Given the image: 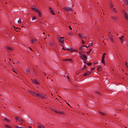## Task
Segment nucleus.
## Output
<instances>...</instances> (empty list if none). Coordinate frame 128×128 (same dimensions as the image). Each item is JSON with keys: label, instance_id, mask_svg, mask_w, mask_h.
<instances>
[{"label": "nucleus", "instance_id": "obj_39", "mask_svg": "<svg viewBox=\"0 0 128 128\" xmlns=\"http://www.w3.org/2000/svg\"><path fill=\"white\" fill-rule=\"evenodd\" d=\"M50 44L52 46H53L54 44V43L53 42H51L50 43Z\"/></svg>", "mask_w": 128, "mask_h": 128}, {"label": "nucleus", "instance_id": "obj_14", "mask_svg": "<svg viewBox=\"0 0 128 128\" xmlns=\"http://www.w3.org/2000/svg\"><path fill=\"white\" fill-rule=\"evenodd\" d=\"M6 48L7 50H10V51H12L13 50V49L12 48L8 46H6Z\"/></svg>", "mask_w": 128, "mask_h": 128}, {"label": "nucleus", "instance_id": "obj_42", "mask_svg": "<svg viewBox=\"0 0 128 128\" xmlns=\"http://www.w3.org/2000/svg\"><path fill=\"white\" fill-rule=\"evenodd\" d=\"M125 3L126 5H128V1L127 0L125 1Z\"/></svg>", "mask_w": 128, "mask_h": 128}, {"label": "nucleus", "instance_id": "obj_41", "mask_svg": "<svg viewBox=\"0 0 128 128\" xmlns=\"http://www.w3.org/2000/svg\"><path fill=\"white\" fill-rule=\"evenodd\" d=\"M125 65L126 66V67L127 68V67H128V63H127L126 62H125Z\"/></svg>", "mask_w": 128, "mask_h": 128}, {"label": "nucleus", "instance_id": "obj_55", "mask_svg": "<svg viewBox=\"0 0 128 128\" xmlns=\"http://www.w3.org/2000/svg\"><path fill=\"white\" fill-rule=\"evenodd\" d=\"M85 46V47H86L87 48L89 47V46Z\"/></svg>", "mask_w": 128, "mask_h": 128}, {"label": "nucleus", "instance_id": "obj_33", "mask_svg": "<svg viewBox=\"0 0 128 128\" xmlns=\"http://www.w3.org/2000/svg\"><path fill=\"white\" fill-rule=\"evenodd\" d=\"M15 127L16 128H24L23 127H19L17 126H15Z\"/></svg>", "mask_w": 128, "mask_h": 128}, {"label": "nucleus", "instance_id": "obj_48", "mask_svg": "<svg viewBox=\"0 0 128 128\" xmlns=\"http://www.w3.org/2000/svg\"><path fill=\"white\" fill-rule=\"evenodd\" d=\"M95 69V68H91V70H94Z\"/></svg>", "mask_w": 128, "mask_h": 128}, {"label": "nucleus", "instance_id": "obj_6", "mask_svg": "<svg viewBox=\"0 0 128 128\" xmlns=\"http://www.w3.org/2000/svg\"><path fill=\"white\" fill-rule=\"evenodd\" d=\"M31 9L32 10L34 11L37 12L39 10L38 9L36 8L35 6L31 7Z\"/></svg>", "mask_w": 128, "mask_h": 128}, {"label": "nucleus", "instance_id": "obj_59", "mask_svg": "<svg viewBox=\"0 0 128 128\" xmlns=\"http://www.w3.org/2000/svg\"><path fill=\"white\" fill-rule=\"evenodd\" d=\"M42 127H43V128H45V127H44V125H42Z\"/></svg>", "mask_w": 128, "mask_h": 128}, {"label": "nucleus", "instance_id": "obj_34", "mask_svg": "<svg viewBox=\"0 0 128 128\" xmlns=\"http://www.w3.org/2000/svg\"><path fill=\"white\" fill-rule=\"evenodd\" d=\"M92 64V63H86V64L89 66H91Z\"/></svg>", "mask_w": 128, "mask_h": 128}, {"label": "nucleus", "instance_id": "obj_1", "mask_svg": "<svg viewBox=\"0 0 128 128\" xmlns=\"http://www.w3.org/2000/svg\"><path fill=\"white\" fill-rule=\"evenodd\" d=\"M79 54L80 55V58L81 59L85 61H86L87 60V56H86L85 54H82L80 53H79Z\"/></svg>", "mask_w": 128, "mask_h": 128}, {"label": "nucleus", "instance_id": "obj_26", "mask_svg": "<svg viewBox=\"0 0 128 128\" xmlns=\"http://www.w3.org/2000/svg\"><path fill=\"white\" fill-rule=\"evenodd\" d=\"M40 93H37L36 92V95L35 96L36 97H39V96H40Z\"/></svg>", "mask_w": 128, "mask_h": 128}, {"label": "nucleus", "instance_id": "obj_12", "mask_svg": "<svg viewBox=\"0 0 128 128\" xmlns=\"http://www.w3.org/2000/svg\"><path fill=\"white\" fill-rule=\"evenodd\" d=\"M65 38L64 37H60L59 41L60 42H63L64 41V38Z\"/></svg>", "mask_w": 128, "mask_h": 128}, {"label": "nucleus", "instance_id": "obj_52", "mask_svg": "<svg viewBox=\"0 0 128 128\" xmlns=\"http://www.w3.org/2000/svg\"><path fill=\"white\" fill-rule=\"evenodd\" d=\"M96 93L98 95H99L100 94V93L99 92H96Z\"/></svg>", "mask_w": 128, "mask_h": 128}, {"label": "nucleus", "instance_id": "obj_4", "mask_svg": "<svg viewBox=\"0 0 128 128\" xmlns=\"http://www.w3.org/2000/svg\"><path fill=\"white\" fill-rule=\"evenodd\" d=\"M110 32H109L108 33V36L110 38L111 41H112V42H114V40L113 39V36H112L110 34Z\"/></svg>", "mask_w": 128, "mask_h": 128}, {"label": "nucleus", "instance_id": "obj_49", "mask_svg": "<svg viewBox=\"0 0 128 128\" xmlns=\"http://www.w3.org/2000/svg\"><path fill=\"white\" fill-rule=\"evenodd\" d=\"M16 63H17L18 64H20V62L18 61H16Z\"/></svg>", "mask_w": 128, "mask_h": 128}, {"label": "nucleus", "instance_id": "obj_36", "mask_svg": "<svg viewBox=\"0 0 128 128\" xmlns=\"http://www.w3.org/2000/svg\"><path fill=\"white\" fill-rule=\"evenodd\" d=\"M38 128H43V127H42V126L41 125H39L38 126Z\"/></svg>", "mask_w": 128, "mask_h": 128}, {"label": "nucleus", "instance_id": "obj_18", "mask_svg": "<svg viewBox=\"0 0 128 128\" xmlns=\"http://www.w3.org/2000/svg\"><path fill=\"white\" fill-rule=\"evenodd\" d=\"M37 12L38 13L39 16L40 17H41L42 16V14L40 10H39Z\"/></svg>", "mask_w": 128, "mask_h": 128}, {"label": "nucleus", "instance_id": "obj_60", "mask_svg": "<svg viewBox=\"0 0 128 128\" xmlns=\"http://www.w3.org/2000/svg\"><path fill=\"white\" fill-rule=\"evenodd\" d=\"M45 72H44L43 73L44 74V75H45V76H46V74H45Z\"/></svg>", "mask_w": 128, "mask_h": 128}, {"label": "nucleus", "instance_id": "obj_30", "mask_svg": "<svg viewBox=\"0 0 128 128\" xmlns=\"http://www.w3.org/2000/svg\"><path fill=\"white\" fill-rule=\"evenodd\" d=\"M53 111L56 113L58 114V111H57L56 109H54L53 110Z\"/></svg>", "mask_w": 128, "mask_h": 128}, {"label": "nucleus", "instance_id": "obj_64", "mask_svg": "<svg viewBox=\"0 0 128 128\" xmlns=\"http://www.w3.org/2000/svg\"><path fill=\"white\" fill-rule=\"evenodd\" d=\"M13 71L15 72L16 73V72H15V70H12Z\"/></svg>", "mask_w": 128, "mask_h": 128}, {"label": "nucleus", "instance_id": "obj_2", "mask_svg": "<svg viewBox=\"0 0 128 128\" xmlns=\"http://www.w3.org/2000/svg\"><path fill=\"white\" fill-rule=\"evenodd\" d=\"M28 92L30 94H32L33 96H35L36 95V92L34 91L31 90H29L28 91Z\"/></svg>", "mask_w": 128, "mask_h": 128}, {"label": "nucleus", "instance_id": "obj_50", "mask_svg": "<svg viewBox=\"0 0 128 128\" xmlns=\"http://www.w3.org/2000/svg\"><path fill=\"white\" fill-rule=\"evenodd\" d=\"M77 50H73V52H77Z\"/></svg>", "mask_w": 128, "mask_h": 128}, {"label": "nucleus", "instance_id": "obj_7", "mask_svg": "<svg viewBox=\"0 0 128 128\" xmlns=\"http://www.w3.org/2000/svg\"><path fill=\"white\" fill-rule=\"evenodd\" d=\"M124 36H122L119 38L120 40L121 43L122 44L123 43L124 41Z\"/></svg>", "mask_w": 128, "mask_h": 128}, {"label": "nucleus", "instance_id": "obj_8", "mask_svg": "<svg viewBox=\"0 0 128 128\" xmlns=\"http://www.w3.org/2000/svg\"><path fill=\"white\" fill-rule=\"evenodd\" d=\"M49 8L50 11V12L53 15H55V14L54 13V10H53L52 8L50 7H49Z\"/></svg>", "mask_w": 128, "mask_h": 128}, {"label": "nucleus", "instance_id": "obj_37", "mask_svg": "<svg viewBox=\"0 0 128 128\" xmlns=\"http://www.w3.org/2000/svg\"><path fill=\"white\" fill-rule=\"evenodd\" d=\"M26 72L28 73H29L30 70L28 68L26 70Z\"/></svg>", "mask_w": 128, "mask_h": 128}, {"label": "nucleus", "instance_id": "obj_58", "mask_svg": "<svg viewBox=\"0 0 128 128\" xmlns=\"http://www.w3.org/2000/svg\"><path fill=\"white\" fill-rule=\"evenodd\" d=\"M62 49L64 50H67L66 49H65L64 48H62Z\"/></svg>", "mask_w": 128, "mask_h": 128}, {"label": "nucleus", "instance_id": "obj_54", "mask_svg": "<svg viewBox=\"0 0 128 128\" xmlns=\"http://www.w3.org/2000/svg\"><path fill=\"white\" fill-rule=\"evenodd\" d=\"M81 52L83 54H84V52H82V51H81V52Z\"/></svg>", "mask_w": 128, "mask_h": 128}, {"label": "nucleus", "instance_id": "obj_22", "mask_svg": "<svg viewBox=\"0 0 128 128\" xmlns=\"http://www.w3.org/2000/svg\"><path fill=\"white\" fill-rule=\"evenodd\" d=\"M3 120L5 122H8L9 121V120L8 119H7V118H4L3 119Z\"/></svg>", "mask_w": 128, "mask_h": 128}, {"label": "nucleus", "instance_id": "obj_3", "mask_svg": "<svg viewBox=\"0 0 128 128\" xmlns=\"http://www.w3.org/2000/svg\"><path fill=\"white\" fill-rule=\"evenodd\" d=\"M64 10H66L67 12H69L73 10V9L71 8L68 7H65L64 8Z\"/></svg>", "mask_w": 128, "mask_h": 128}, {"label": "nucleus", "instance_id": "obj_19", "mask_svg": "<svg viewBox=\"0 0 128 128\" xmlns=\"http://www.w3.org/2000/svg\"><path fill=\"white\" fill-rule=\"evenodd\" d=\"M36 40L35 39H32L31 40V42L33 44L35 42H36Z\"/></svg>", "mask_w": 128, "mask_h": 128}, {"label": "nucleus", "instance_id": "obj_32", "mask_svg": "<svg viewBox=\"0 0 128 128\" xmlns=\"http://www.w3.org/2000/svg\"><path fill=\"white\" fill-rule=\"evenodd\" d=\"M36 17L35 16H34L32 17V20H35L36 18Z\"/></svg>", "mask_w": 128, "mask_h": 128}, {"label": "nucleus", "instance_id": "obj_29", "mask_svg": "<svg viewBox=\"0 0 128 128\" xmlns=\"http://www.w3.org/2000/svg\"><path fill=\"white\" fill-rule=\"evenodd\" d=\"M86 65H84V67L82 68V70H86Z\"/></svg>", "mask_w": 128, "mask_h": 128}, {"label": "nucleus", "instance_id": "obj_5", "mask_svg": "<svg viewBox=\"0 0 128 128\" xmlns=\"http://www.w3.org/2000/svg\"><path fill=\"white\" fill-rule=\"evenodd\" d=\"M14 118L16 120L19 121H21L22 122H24V120L21 119L20 118H19L18 116H15L14 117Z\"/></svg>", "mask_w": 128, "mask_h": 128}, {"label": "nucleus", "instance_id": "obj_57", "mask_svg": "<svg viewBox=\"0 0 128 128\" xmlns=\"http://www.w3.org/2000/svg\"><path fill=\"white\" fill-rule=\"evenodd\" d=\"M28 128H32V126H28Z\"/></svg>", "mask_w": 128, "mask_h": 128}, {"label": "nucleus", "instance_id": "obj_15", "mask_svg": "<svg viewBox=\"0 0 128 128\" xmlns=\"http://www.w3.org/2000/svg\"><path fill=\"white\" fill-rule=\"evenodd\" d=\"M14 29L17 32H18V30H20V28H19L18 27L16 28L15 26H14Z\"/></svg>", "mask_w": 128, "mask_h": 128}, {"label": "nucleus", "instance_id": "obj_16", "mask_svg": "<svg viewBox=\"0 0 128 128\" xmlns=\"http://www.w3.org/2000/svg\"><path fill=\"white\" fill-rule=\"evenodd\" d=\"M125 18L127 19H128V14L126 12L124 14Z\"/></svg>", "mask_w": 128, "mask_h": 128}, {"label": "nucleus", "instance_id": "obj_10", "mask_svg": "<svg viewBox=\"0 0 128 128\" xmlns=\"http://www.w3.org/2000/svg\"><path fill=\"white\" fill-rule=\"evenodd\" d=\"M39 97L43 99H45L46 98V96H44L43 94H40Z\"/></svg>", "mask_w": 128, "mask_h": 128}, {"label": "nucleus", "instance_id": "obj_28", "mask_svg": "<svg viewBox=\"0 0 128 128\" xmlns=\"http://www.w3.org/2000/svg\"><path fill=\"white\" fill-rule=\"evenodd\" d=\"M101 62L103 64H105V61L104 59L102 58Z\"/></svg>", "mask_w": 128, "mask_h": 128}, {"label": "nucleus", "instance_id": "obj_9", "mask_svg": "<svg viewBox=\"0 0 128 128\" xmlns=\"http://www.w3.org/2000/svg\"><path fill=\"white\" fill-rule=\"evenodd\" d=\"M32 83L37 85L38 84H39V83L38 82V80L36 79H34L33 80Z\"/></svg>", "mask_w": 128, "mask_h": 128}, {"label": "nucleus", "instance_id": "obj_47", "mask_svg": "<svg viewBox=\"0 0 128 128\" xmlns=\"http://www.w3.org/2000/svg\"><path fill=\"white\" fill-rule=\"evenodd\" d=\"M105 56L103 55L102 57V58L104 59Z\"/></svg>", "mask_w": 128, "mask_h": 128}, {"label": "nucleus", "instance_id": "obj_51", "mask_svg": "<svg viewBox=\"0 0 128 128\" xmlns=\"http://www.w3.org/2000/svg\"><path fill=\"white\" fill-rule=\"evenodd\" d=\"M66 104H68L69 106L71 107V106H70V104L68 103V102H66Z\"/></svg>", "mask_w": 128, "mask_h": 128}, {"label": "nucleus", "instance_id": "obj_27", "mask_svg": "<svg viewBox=\"0 0 128 128\" xmlns=\"http://www.w3.org/2000/svg\"><path fill=\"white\" fill-rule=\"evenodd\" d=\"M92 50V48L90 49L88 52H86L87 54H90V53L91 52V51Z\"/></svg>", "mask_w": 128, "mask_h": 128}, {"label": "nucleus", "instance_id": "obj_24", "mask_svg": "<svg viewBox=\"0 0 128 128\" xmlns=\"http://www.w3.org/2000/svg\"><path fill=\"white\" fill-rule=\"evenodd\" d=\"M99 112L100 113L102 114V116H105L106 115V114L105 113H102L100 111H99Z\"/></svg>", "mask_w": 128, "mask_h": 128}, {"label": "nucleus", "instance_id": "obj_17", "mask_svg": "<svg viewBox=\"0 0 128 128\" xmlns=\"http://www.w3.org/2000/svg\"><path fill=\"white\" fill-rule=\"evenodd\" d=\"M64 60L68 61L69 62H71V63H72V62H73V61H72V59H66V60Z\"/></svg>", "mask_w": 128, "mask_h": 128}, {"label": "nucleus", "instance_id": "obj_56", "mask_svg": "<svg viewBox=\"0 0 128 128\" xmlns=\"http://www.w3.org/2000/svg\"><path fill=\"white\" fill-rule=\"evenodd\" d=\"M98 63H97V62H96V63H95V62H94V64H98Z\"/></svg>", "mask_w": 128, "mask_h": 128}, {"label": "nucleus", "instance_id": "obj_20", "mask_svg": "<svg viewBox=\"0 0 128 128\" xmlns=\"http://www.w3.org/2000/svg\"><path fill=\"white\" fill-rule=\"evenodd\" d=\"M4 126L6 128H12L9 125L6 124L4 125Z\"/></svg>", "mask_w": 128, "mask_h": 128}, {"label": "nucleus", "instance_id": "obj_31", "mask_svg": "<svg viewBox=\"0 0 128 128\" xmlns=\"http://www.w3.org/2000/svg\"><path fill=\"white\" fill-rule=\"evenodd\" d=\"M21 22V18H20L18 21V22L19 24H20Z\"/></svg>", "mask_w": 128, "mask_h": 128}, {"label": "nucleus", "instance_id": "obj_44", "mask_svg": "<svg viewBox=\"0 0 128 128\" xmlns=\"http://www.w3.org/2000/svg\"><path fill=\"white\" fill-rule=\"evenodd\" d=\"M72 34H73L72 33L69 32L68 33V34L69 35H72Z\"/></svg>", "mask_w": 128, "mask_h": 128}, {"label": "nucleus", "instance_id": "obj_53", "mask_svg": "<svg viewBox=\"0 0 128 128\" xmlns=\"http://www.w3.org/2000/svg\"><path fill=\"white\" fill-rule=\"evenodd\" d=\"M83 62L84 63H85L86 64V63H87V62H86L85 61H83Z\"/></svg>", "mask_w": 128, "mask_h": 128}, {"label": "nucleus", "instance_id": "obj_45", "mask_svg": "<svg viewBox=\"0 0 128 128\" xmlns=\"http://www.w3.org/2000/svg\"><path fill=\"white\" fill-rule=\"evenodd\" d=\"M82 43L83 44H85V42H84V40H82Z\"/></svg>", "mask_w": 128, "mask_h": 128}, {"label": "nucleus", "instance_id": "obj_11", "mask_svg": "<svg viewBox=\"0 0 128 128\" xmlns=\"http://www.w3.org/2000/svg\"><path fill=\"white\" fill-rule=\"evenodd\" d=\"M78 35L82 39H83L85 37L84 34H78Z\"/></svg>", "mask_w": 128, "mask_h": 128}, {"label": "nucleus", "instance_id": "obj_13", "mask_svg": "<svg viewBox=\"0 0 128 128\" xmlns=\"http://www.w3.org/2000/svg\"><path fill=\"white\" fill-rule=\"evenodd\" d=\"M90 74V72L88 71L86 72H85V74L83 76H88L89 74Z\"/></svg>", "mask_w": 128, "mask_h": 128}, {"label": "nucleus", "instance_id": "obj_23", "mask_svg": "<svg viewBox=\"0 0 128 128\" xmlns=\"http://www.w3.org/2000/svg\"><path fill=\"white\" fill-rule=\"evenodd\" d=\"M85 46L84 45H82V46L80 48V49L81 50H82L83 49L85 48Z\"/></svg>", "mask_w": 128, "mask_h": 128}, {"label": "nucleus", "instance_id": "obj_40", "mask_svg": "<svg viewBox=\"0 0 128 128\" xmlns=\"http://www.w3.org/2000/svg\"><path fill=\"white\" fill-rule=\"evenodd\" d=\"M100 67L99 66H98L97 68V71H98L99 70V68H100Z\"/></svg>", "mask_w": 128, "mask_h": 128}, {"label": "nucleus", "instance_id": "obj_61", "mask_svg": "<svg viewBox=\"0 0 128 128\" xmlns=\"http://www.w3.org/2000/svg\"><path fill=\"white\" fill-rule=\"evenodd\" d=\"M66 77L67 78H68V79H69V78L68 76H66Z\"/></svg>", "mask_w": 128, "mask_h": 128}, {"label": "nucleus", "instance_id": "obj_25", "mask_svg": "<svg viewBox=\"0 0 128 128\" xmlns=\"http://www.w3.org/2000/svg\"><path fill=\"white\" fill-rule=\"evenodd\" d=\"M66 49L70 51V52H73V50L72 48H67Z\"/></svg>", "mask_w": 128, "mask_h": 128}, {"label": "nucleus", "instance_id": "obj_46", "mask_svg": "<svg viewBox=\"0 0 128 128\" xmlns=\"http://www.w3.org/2000/svg\"><path fill=\"white\" fill-rule=\"evenodd\" d=\"M68 28H69V29H70V30H72V28H71L70 26H69Z\"/></svg>", "mask_w": 128, "mask_h": 128}, {"label": "nucleus", "instance_id": "obj_63", "mask_svg": "<svg viewBox=\"0 0 128 128\" xmlns=\"http://www.w3.org/2000/svg\"><path fill=\"white\" fill-rule=\"evenodd\" d=\"M113 6H112V4L111 6H110V7H111V8H112Z\"/></svg>", "mask_w": 128, "mask_h": 128}, {"label": "nucleus", "instance_id": "obj_38", "mask_svg": "<svg viewBox=\"0 0 128 128\" xmlns=\"http://www.w3.org/2000/svg\"><path fill=\"white\" fill-rule=\"evenodd\" d=\"M111 18L114 21H115L116 18H114L112 17H111Z\"/></svg>", "mask_w": 128, "mask_h": 128}, {"label": "nucleus", "instance_id": "obj_21", "mask_svg": "<svg viewBox=\"0 0 128 128\" xmlns=\"http://www.w3.org/2000/svg\"><path fill=\"white\" fill-rule=\"evenodd\" d=\"M58 114H65V113L63 111H58Z\"/></svg>", "mask_w": 128, "mask_h": 128}, {"label": "nucleus", "instance_id": "obj_35", "mask_svg": "<svg viewBox=\"0 0 128 128\" xmlns=\"http://www.w3.org/2000/svg\"><path fill=\"white\" fill-rule=\"evenodd\" d=\"M122 12L123 14H125V13H126V12L125 10H122Z\"/></svg>", "mask_w": 128, "mask_h": 128}, {"label": "nucleus", "instance_id": "obj_43", "mask_svg": "<svg viewBox=\"0 0 128 128\" xmlns=\"http://www.w3.org/2000/svg\"><path fill=\"white\" fill-rule=\"evenodd\" d=\"M93 45V44L92 43H90V44H89V45H88V46H92Z\"/></svg>", "mask_w": 128, "mask_h": 128}, {"label": "nucleus", "instance_id": "obj_62", "mask_svg": "<svg viewBox=\"0 0 128 128\" xmlns=\"http://www.w3.org/2000/svg\"><path fill=\"white\" fill-rule=\"evenodd\" d=\"M106 54L105 53H104L103 54V56H105V55Z\"/></svg>", "mask_w": 128, "mask_h": 128}]
</instances>
